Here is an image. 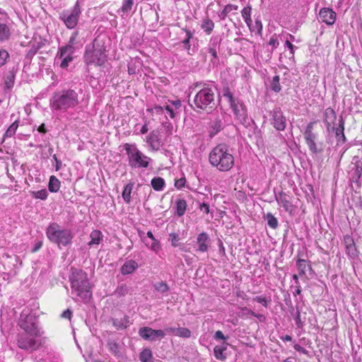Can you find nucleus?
<instances>
[{"label":"nucleus","instance_id":"nucleus-1","mask_svg":"<svg viewBox=\"0 0 362 362\" xmlns=\"http://www.w3.org/2000/svg\"><path fill=\"white\" fill-rule=\"evenodd\" d=\"M78 104V93L71 88L57 90L53 93L49 99V106L53 111L65 112Z\"/></svg>","mask_w":362,"mask_h":362},{"label":"nucleus","instance_id":"nucleus-2","mask_svg":"<svg viewBox=\"0 0 362 362\" xmlns=\"http://www.w3.org/2000/svg\"><path fill=\"white\" fill-rule=\"evenodd\" d=\"M195 88H200L193 99V105H190L194 110L197 109L210 112L216 107L215 90L216 88L206 83L198 82Z\"/></svg>","mask_w":362,"mask_h":362},{"label":"nucleus","instance_id":"nucleus-3","mask_svg":"<svg viewBox=\"0 0 362 362\" xmlns=\"http://www.w3.org/2000/svg\"><path fill=\"white\" fill-rule=\"evenodd\" d=\"M209 161L218 170L227 172L233 167L235 159L229 147L225 144H220L209 153Z\"/></svg>","mask_w":362,"mask_h":362},{"label":"nucleus","instance_id":"nucleus-4","mask_svg":"<svg viewBox=\"0 0 362 362\" xmlns=\"http://www.w3.org/2000/svg\"><path fill=\"white\" fill-rule=\"evenodd\" d=\"M69 281L72 293L83 300L91 298V286L86 272L80 269L71 268Z\"/></svg>","mask_w":362,"mask_h":362},{"label":"nucleus","instance_id":"nucleus-5","mask_svg":"<svg viewBox=\"0 0 362 362\" xmlns=\"http://www.w3.org/2000/svg\"><path fill=\"white\" fill-rule=\"evenodd\" d=\"M49 240L57 244L58 247H66L71 244L74 235L71 230L62 228L57 223H51L46 228Z\"/></svg>","mask_w":362,"mask_h":362},{"label":"nucleus","instance_id":"nucleus-6","mask_svg":"<svg viewBox=\"0 0 362 362\" xmlns=\"http://www.w3.org/2000/svg\"><path fill=\"white\" fill-rule=\"evenodd\" d=\"M124 148L128 156V163L131 168H146L148 167L151 158L142 153L135 144H125Z\"/></svg>","mask_w":362,"mask_h":362},{"label":"nucleus","instance_id":"nucleus-7","mask_svg":"<svg viewBox=\"0 0 362 362\" xmlns=\"http://www.w3.org/2000/svg\"><path fill=\"white\" fill-rule=\"evenodd\" d=\"M83 58L87 65L102 66L107 60L105 49L96 47L95 45L86 47Z\"/></svg>","mask_w":362,"mask_h":362},{"label":"nucleus","instance_id":"nucleus-8","mask_svg":"<svg viewBox=\"0 0 362 362\" xmlns=\"http://www.w3.org/2000/svg\"><path fill=\"white\" fill-rule=\"evenodd\" d=\"M39 337L27 332L20 333L17 336V346L19 349L28 352L36 351L41 346Z\"/></svg>","mask_w":362,"mask_h":362},{"label":"nucleus","instance_id":"nucleus-9","mask_svg":"<svg viewBox=\"0 0 362 362\" xmlns=\"http://www.w3.org/2000/svg\"><path fill=\"white\" fill-rule=\"evenodd\" d=\"M81 14V8L77 1L72 8L60 12L59 18L68 29H73L77 25Z\"/></svg>","mask_w":362,"mask_h":362},{"label":"nucleus","instance_id":"nucleus-10","mask_svg":"<svg viewBox=\"0 0 362 362\" xmlns=\"http://www.w3.org/2000/svg\"><path fill=\"white\" fill-rule=\"evenodd\" d=\"M18 325L25 332L41 336L40 330L38 328L37 318L34 314H25L23 312L21 314Z\"/></svg>","mask_w":362,"mask_h":362},{"label":"nucleus","instance_id":"nucleus-11","mask_svg":"<svg viewBox=\"0 0 362 362\" xmlns=\"http://www.w3.org/2000/svg\"><path fill=\"white\" fill-rule=\"evenodd\" d=\"M11 25L7 13L0 8V43L10 40L11 36Z\"/></svg>","mask_w":362,"mask_h":362},{"label":"nucleus","instance_id":"nucleus-12","mask_svg":"<svg viewBox=\"0 0 362 362\" xmlns=\"http://www.w3.org/2000/svg\"><path fill=\"white\" fill-rule=\"evenodd\" d=\"M271 124L279 132L284 131L286 127V119L280 107L274 108L270 113Z\"/></svg>","mask_w":362,"mask_h":362},{"label":"nucleus","instance_id":"nucleus-13","mask_svg":"<svg viewBox=\"0 0 362 362\" xmlns=\"http://www.w3.org/2000/svg\"><path fill=\"white\" fill-rule=\"evenodd\" d=\"M230 107L232 109L236 119L240 122V123L244 126H247L250 124L247 109L245 105L242 102H240V100Z\"/></svg>","mask_w":362,"mask_h":362},{"label":"nucleus","instance_id":"nucleus-14","mask_svg":"<svg viewBox=\"0 0 362 362\" xmlns=\"http://www.w3.org/2000/svg\"><path fill=\"white\" fill-rule=\"evenodd\" d=\"M139 336L149 341H156L164 338L165 333L161 329H153L148 327H144L139 330Z\"/></svg>","mask_w":362,"mask_h":362},{"label":"nucleus","instance_id":"nucleus-15","mask_svg":"<svg viewBox=\"0 0 362 362\" xmlns=\"http://www.w3.org/2000/svg\"><path fill=\"white\" fill-rule=\"evenodd\" d=\"M75 48L59 47L57 54V58L61 59L59 66L62 69H66L69 66V63L73 61V54Z\"/></svg>","mask_w":362,"mask_h":362},{"label":"nucleus","instance_id":"nucleus-16","mask_svg":"<svg viewBox=\"0 0 362 362\" xmlns=\"http://www.w3.org/2000/svg\"><path fill=\"white\" fill-rule=\"evenodd\" d=\"M305 144L309 151L313 154L322 153L324 151V144L322 142H317V134L304 137Z\"/></svg>","mask_w":362,"mask_h":362},{"label":"nucleus","instance_id":"nucleus-17","mask_svg":"<svg viewBox=\"0 0 362 362\" xmlns=\"http://www.w3.org/2000/svg\"><path fill=\"white\" fill-rule=\"evenodd\" d=\"M196 243L197 245V248L195 250L196 252L202 253L208 252L211 244L209 235L205 232L199 233L197 237Z\"/></svg>","mask_w":362,"mask_h":362},{"label":"nucleus","instance_id":"nucleus-18","mask_svg":"<svg viewBox=\"0 0 362 362\" xmlns=\"http://www.w3.org/2000/svg\"><path fill=\"white\" fill-rule=\"evenodd\" d=\"M320 18L328 25H332L336 21V13L329 8H322L320 11Z\"/></svg>","mask_w":362,"mask_h":362},{"label":"nucleus","instance_id":"nucleus-19","mask_svg":"<svg viewBox=\"0 0 362 362\" xmlns=\"http://www.w3.org/2000/svg\"><path fill=\"white\" fill-rule=\"evenodd\" d=\"M275 198L277 202L281 204L287 212L292 213L293 211V206L291 204L289 195L281 192L278 195L275 196Z\"/></svg>","mask_w":362,"mask_h":362},{"label":"nucleus","instance_id":"nucleus-20","mask_svg":"<svg viewBox=\"0 0 362 362\" xmlns=\"http://www.w3.org/2000/svg\"><path fill=\"white\" fill-rule=\"evenodd\" d=\"M344 126L345 122L342 116H340L339 119L338 127H332L331 128V130H332L335 133V136L338 143L344 144L346 141V138L344 134Z\"/></svg>","mask_w":362,"mask_h":362},{"label":"nucleus","instance_id":"nucleus-21","mask_svg":"<svg viewBox=\"0 0 362 362\" xmlns=\"http://www.w3.org/2000/svg\"><path fill=\"white\" fill-rule=\"evenodd\" d=\"M146 142L153 151L159 150L161 146V141L158 133L153 131L146 136Z\"/></svg>","mask_w":362,"mask_h":362},{"label":"nucleus","instance_id":"nucleus-22","mask_svg":"<svg viewBox=\"0 0 362 362\" xmlns=\"http://www.w3.org/2000/svg\"><path fill=\"white\" fill-rule=\"evenodd\" d=\"M337 119L335 111L332 107H327L324 112V122L326 124L327 131H330Z\"/></svg>","mask_w":362,"mask_h":362},{"label":"nucleus","instance_id":"nucleus-23","mask_svg":"<svg viewBox=\"0 0 362 362\" xmlns=\"http://www.w3.org/2000/svg\"><path fill=\"white\" fill-rule=\"evenodd\" d=\"M113 326L117 330H123L127 328L129 323V316L124 315L120 317H113L111 319Z\"/></svg>","mask_w":362,"mask_h":362},{"label":"nucleus","instance_id":"nucleus-24","mask_svg":"<svg viewBox=\"0 0 362 362\" xmlns=\"http://www.w3.org/2000/svg\"><path fill=\"white\" fill-rule=\"evenodd\" d=\"M224 124L222 119L219 117H216L214 121L210 123L209 135L211 138L214 137L218 132L223 129Z\"/></svg>","mask_w":362,"mask_h":362},{"label":"nucleus","instance_id":"nucleus-25","mask_svg":"<svg viewBox=\"0 0 362 362\" xmlns=\"http://www.w3.org/2000/svg\"><path fill=\"white\" fill-rule=\"evenodd\" d=\"M139 268L138 263L133 259L127 260L120 269V272L123 275L131 274Z\"/></svg>","mask_w":362,"mask_h":362},{"label":"nucleus","instance_id":"nucleus-26","mask_svg":"<svg viewBox=\"0 0 362 362\" xmlns=\"http://www.w3.org/2000/svg\"><path fill=\"white\" fill-rule=\"evenodd\" d=\"M347 254L351 257L356 255V248L353 239L350 237H346L344 239Z\"/></svg>","mask_w":362,"mask_h":362},{"label":"nucleus","instance_id":"nucleus-27","mask_svg":"<svg viewBox=\"0 0 362 362\" xmlns=\"http://www.w3.org/2000/svg\"><path fill=\"white\" fill-rule=\"evenodd\" d=\"M61 182L54 175L49 177L48 189L50 192H57L59 190Z\"/></svg>","mask_w":362,"mask_h":362},{"label":"nucleus","instance_id":"nucleus-28","mask_svg":"<svg viewBox=\"0 0 362 362\" xmlns=\"http://www.w3.org/2000/svg\"><path fill=\"white\" fill-rule=\"evenodd\" d=\"M151 185L154 190L159 192L164 189L165 182L163 177H156L151 180Z\"/></svg>","mask_w":362,"mask_h":362},{"label":"nucleus","instance_id":"nucleus-29","mask_svg":"<svg viewBox=\"0 0 362 362\" xmlns=\"http://www.w3.org/2000/svg\"><path fill=\"white\" fill-rule=\"evenodd\" d=\"M176 204V214L177 216H182L187 209V202L185 199H179L175 202Z\"/></svg>","mask_w":362,"mask_h":362},{"label":"nucleus","instance_id":"nucleus-30","mask_svg":"<svg viewBox=\"0 0 362 362\" xmlns=\"http://www.w3.org/2000/svg\"><path fill=\"white\" fill-rule=\"evenodd\" d=\"M90 240L88 243L89 246L99 245L102 239V233L99 230H94L90 234Z\"/></svg>","mask_w":362,"mask_h":362},{"label":"nucleus","instance_id":"nucleus-31","mask_svg":"<svg viewBox=\"0 0 362 362\" xmlns=\"http://www.w3.org/2000/svg\"><path fill=\"white\" fill-rule=\"evenodd\" d=\"M251 11H252L251 6H247L244 7L241 11L242 16H243L245 23L249 27L252 24Z\"/></svg>","mask_w":362,"mask_h":362},{"label":"nucleus","instance_id":"nucleus-32","mask_svg":"<svg viewBox=\"0 0 362 362\" xmlns=\"http://www.w3.org/2000/svg\"><path fill=\"white\" fill-rule=\"evenodd\" d=\"M133 189V184L129 183L125 185L124 187V190L122 192V198L124 201L127 204H129L131 202V193Z\"/></svg>","mask_w":362,"mask_h":362},{"label":"nucleus","instance_id":"nucleus-33","mask_svg":"<svg viewBox=\"0 0 362 362\" xmlns=\"http://www.w3.org/2000/svg\"><path fill=\"white\" fill-rule=\"evenodd\" d=\"M265 220L267 221V225L272 229H276L279 226L277 218L272 214L267 213L264 216Z\"/></svg>","mask_w":362,"mask_h":362},{"label":"nucleus","instance_id":"nucleus-34","mask_svg":"<svg viewBox=\"0 0 362 362\" xmlns=\"http://www.w3.org/2000/svg\"><path fill=\"white\" fill-rule=\"evenodd\" d=\"M134 5V0H123L122 5L118 12H122L123 14L129 13Z\"/></svg>","mask_w":362,"mask_h":362},{"label":"nucleus","instance_id":"nucleus-35","mask_svg":"<svg viewBox=\"0 0 362 362\" xmlns=\"http://www.w3.org/2000/svg\"><path fill=\"white\" fill-rule=\"evenodd\" d=\"M15 74L13 71H10L4 78L5 88L11 89L14 85Z\"/></svg>","mask_w":362,"mask_h":362},{"label":"nucleus","instance_id":"nucleus-36","mask_svg":"<svg viewBox=\"0 0 362 362\" xmlns=\"http://www.w3.org/2000/svg\"><path fill=\"white\" fill-rule=\"evenodd\" d=\"M226 349V347L216 346L214 349V354L216 359L220 361H224L226 359V356L223 354V351Z\"/></svg>","mask_w":362,"mask_h":362},{"label":"nucleus","instance_id":"nucleus-37","mask_svg":"<svg viewBox=\"0 0 362 362\" xmlns=\"http://www.w3.org/2000/svg\"><path fill=\"white\" fill-rule=\"evenodd\" d=\"M296 266L300 275H304L305 274L307 267L311 269V267L307 264L306 260L302 259L297 260Z\"/></svg>","mask_w":362,"mask_h":362},{"label":"nucleus","instance_id":"nucleus-38","mask_svg":"<svg viewBox=\"0 0 362 362\" xmlns=\"http://www.w3.org/2000/svg\"><path fill=\"white\" fill-rule=\"evenodd\" d=\"M279 81H280L279 76L276 75L273 77V78L271 81V84H270L271 90L274 91L275 93H279L281 90V86L280 85Z\"/></svg>","mask_w":362,"mask_h":362},{"label":"nucleus","instance_id":"nucleus-39","mask_svg":"<svg viewBox=\"0 0 362 362\" xmlns=\"http://www.w3.org/2000/svg\"><path fill=\"white\" fill-rule=\"evenodd\" d=\"M201 27L204 30V32L209 35L211 33L214 28V23L211 19L206 18L203 21Z\"/></svg>","mask_w":362,"mask_h":362},{"label":"nucleus","instance_id":"nucleus-40","mask_svg":"<svg viewBox=\"0 0 362 362\" xmlns=\"http://www.w3.org/2000/svg\"><path fill=\"white\" fill-rule=\"evenodd\" d=\"M238 6H236V5H233V4H228L226 5L224 8L223 9V11L221 12V13L219 14V17L223 20L226 18V17L227 16V15L231 12L232 11H236L238 10Z\"/></svg>","mask_w":362,"mask_h":362},{"label":"nucleus","instance_id":"nucleus-41","mask_svg":"<svg viewBox=\"0 0 362 362\" xmlns=\"http://www.w3.org/2000/svg\"><path fill=\"white\" fill-rule=\"evenodd\" d=\"M107 347L109 351L114 355H117L119 353V345L114 340H108Z\"/></svg>","mask_w":362,"mask_h":362},{"label":"nucleus","instance_id":"nucleus-42","mask_svg":"<svg viewBox=\"0 0 362 362\" xmlns=\"http://www.w3.org/2000/svg\"><path fill=\"white\" fill-rule=\"evenodd\" d=\"M152 357L151 350L149 349H145L140 353L139 360L141 362H148Z\"/></svg>","mask_w":362,"mask_h":362},{"label":"nucleus","instance_id":"nucleus-43","mask_svg":"<svg viewBox=\"0 0 362 362\" xmlns=\"http://www.w3.org/2000/svg\"><path fill=\"white\" fill-rule=\"evenodd\" d=\"M18 127V121L16 120L14 122H13L10 127L8 128L6 132L4 134V137H11L15 134Z\"/></svg>","mask_w":362,"mask_h":362},{"label":"nucleus","instance_id":"nucleus-44","mask_svg":"<svg viewBox=\"0 0 362 362\" xmlns=\"http://www.w3.org/2000/svg\"><path fill=\"white\" fill-rule=\"evenodd\" d=\"M31 194L33 197L41 200H45L48 196V193L46 189H42L39 191H33L31 192Z\"/></svg>","mask_w":362,"mask_h":362},{"label":"nucleus","instance_id":"nucleus-45","mask_svg":"<svg viewBox=\"0 0 362 362\" xmlns=\"http://www.w3.org/2000/svg\"><path fill=\"white\" fill-rule=\"evenodd\" d=\"M78 35V31L75 30L72 33L71 36L70 37L68 44L65 46H63L62 47L74 48V45H76L78 43V42L76 40Z\"/></svg>","mask_w":362,"mask_h":362},{"label":"nucleus","instance_id":"nucleus-46","mask_svg":"<svg viewBox=\"0 0 362 362\" xmlns=\"http://www.w3.org/2000/svg\"><path fill=\"white\" fill-rule=\"evenodd\" d=\"M129 289L126 284H121L115 290V294L119 296H124L128 293Z\"/></svg>","mask_w":362,"mask_h":362},{"label":"nucleus","instance_id":"nucleus-47","mask_svg":"<svg viewBox=\"0 0 362 362\" xmlns=\"http://www.w3.org/2000/svg\"><path fill=\"white\" fill-rule=\"evenodd\" d=\"M176 336L184 338H189L191 336V331L185 327H177Z\"/></svg>","mask_w":362,"mask_h":362},{"label":"nucleus","instance_id":"nucleus-48","mask_svg":"<svg viewBox=\"0 0 362 362\" xmlns=\"http://www.w3.org/2000/svg\"><path fill=\"white\" fill-rule=\"evenodd\" d=\"M8 58H9L8 52L4 49H0V67L4 66L6 64V62Z\"/></svg>","mask_w":362,"mask_h":362},{"label":"nucleus","instance_id":"nucleus-49","mask_svg":"<svg viewBox=\"0 0 362 362\" xmlns=\"http://www.w3.org/2000/svg\"><path fill=\"white\" fill-rule=\"evenodd\" d=\"M362 175V165H360L359 164H356L355 167V170L354 173L353 178L355 180L356 182H358L361 177Z\"/></svg>","mask_w":362,"mask_h":362},{"label":"nucleus","instance_id":"nucleus-50","mask_svg":"<svg viewBox=\"0 0 362 362\" xmlns=\"http://www.w3.org/2000/svg\"><path fill=\"white\" fill-rule=\"evenodd\" d=\"M156 289L160 292V293H165L169 290V287L165 282H158L155 285Z\"/></svg>","mask_w":362,"mask_h":362},{"label":"nucleus","instance_id":"nucleus-51","mask_svg":"<svg viewBox=\"0 0 362 362\" xmlns=\"http://www.w3.org/2000/svg\"><path fill=\"white\" fill-rule=\"evenodd\" d=\"M316 123V122H310L308 124L305 132H304V137L309 136L312 135H315V134L313 132V126Z\"/></svg>","mask_w":362,"mask_h":362},{"label":"nucleus","instance_id":"nucleus-52","mask_svg":"<svg viewBox=\"0 0 362 362\" xmlns=\"http://www.w3.org/2000/svg\"><path fill=\"white\" fill-rule=\"evenodd\" d=\"M253 300L259 303L262 304L265 308L268 306V304L270 302V300H268L263 296H256L253 298Z\"/></svg>","mask_w":362,"mask_h":362},{"label":"nucleus","instance_id":"nucleus-53","mask_svg":"<svg viewBox=\"0 0 362 362\" xmlns=\"http://www.w3.org/2000/svg\"><path fill=\"white\" fill-rule=\"evenodd\" d=\"M171 245L173 247H177L179 245L180 237L177 233H173L170 234Z\"/></svg>","mask_w":362,"mask_h":362},{"label":"nucleus","instance_id":"nucleus-54","mask_svg":"<svg viewBox=\"0 0 362 362\" xmlns=\"http://www.w3.org/2000/svg\"><path fill=\"white\" fill-rule=\"evenodd\" d=\"M243 310L247 311L248 313H250L252 316L255 317L259 320L260 322H262L264 320L265 317L263 315L261 314H256L255 312H253L251 310L247 309L246 307L243 308L242 309Z\"/></svg>","mask_w":362,"mask_h":362},{"label":"nucleus","instance_id":"nucleus-55","mask_svg":"<svg viewBox=\"0 0 362 362\" xmlns=\"http://www.w3.org/2000/svg\"><path fill=\"white\" fill-rule=\"evenodd\" d=\"M216 47H217V43L213 42L211 46H210L209 47V52L211 54V56L214 59H217V57H218L217 52H216Z\"/></svg>","mask_w":362,"mask_h":362},{"label":"nucleus","instance_id":"nucleus-56","mask_svg":"<svg viewBox=\"0 0 362 362\" xmlns=\"http://www.w3.org/2000/svg\"><path fill=\"white\" fill-rule=\"evenodd\" d=\"M185 183H186L185 177H182L180 179L175 180V187L177 189H182L183 187H185Z\"/></svg>","mask_w":362,"mask_h":362},{"label":"nucleus","instance_id":"nucleus-57","mask_svg":"<svg viewBox=\"0 0 362 362\" xmlns=\"http://www.w3.org/2000/svg\"><path fill=\"white\" fill-rule=\"evenodd\" d=\"M164 109L168 112L171 118H174L175 117V110L170 105H165Z\"/></svg>","mask_w":362,"mask_h":362},{"label":"nucleus","instance_id":"nucleus-58","mask_svg":"<svg viewBox=\"0 0 362 362\" xmlns=\"http://www.w3.org/2000/svg\"><path fill=\"white\" fill-rule=\"evenodd\" d=\"M199 209L203 211L204 214H209L210 213V206L208 204L206 203H202V204H199Z\"/></svg>","mask_w":362,"mask_h":362},{"label":"nucleus","instance_id":"nucleus-59","mask_svg":"<svg viewBox=\"0 0 362 362\" xmlns=\"http://www.w3.org/2000/svg\"><path fill=\"white\" fill-rule=\"evenodd\" d=\"M153 243L151 245V249L154 252H158L160 249V245L158 240L156 239L152 240Z\"/></svg>","mask_w":362,"mask_h":362},{"label":"nucleus","instance_id":"nucleus-60","mask_svg":"<svg viewBox=\"0 0 362 362\" xmlns=\"http://www.w3.org/2000/svg\"><path fill=\"white\" fill-rule=\"evenodd\" d=\"M285 45L290 50V58H293L294 57V46L288 40H286L285 42Z\"/></svg>","mask_w":362,"mask_h":362},{"label":"nucleus","instance_id":"nucleus-61","mask_svg":"<svg viewBox=\"0 0 362 362\" xmlns=\"http://www.w3.org/2000/svg\"><path fill=\"white\" fill-rule=\"evenodd\" d=\"M223 97L228 100V102L229 103L230 106L234 105L238 100H239L238 99H235L233 97L232 93H229V95H227L226 96H223Z\"/></svg>","mask_w":362,"mask_h":362},{"label":"nucleus","instance_id":"nucleus-62","mask_svg":"<svg viewBox=\"0 0 362 362\" xmlns=\"http://www.w3.org/2000/svg\"><path fill=\"white\" fill-rule=\"evenodd\" d=\"M279 40L276 37L272 36L269 41V45H272L274 49L276 48L279 46Z\"/></svg>","mask_w":362,"mask_h":362},{"label":"nucleus","instance_id":"nucleus-63","mask_svg":"<svg viewBox=\"0 0 362 362\" xmlns=\"http://www.w3.org/2000/svg\"><path fill=\"white\" fill-rule=\"evenodd\" d=\"M294 349L300 353H302L303 354L308 355V351L303 346H301L299 344H295L293 346Z\"/></svg>","mask_w":362,"mask_h":362},{"label":"nucleus","instance_id":"nucleus-64","mask_svg":"<svg viewBox=\"0 0 362 362\" xmlns=\"http://www.w3.org/2000/svg\"><path fill=\"white\" fill-rule=\"evenodd\" d=\"M62 317L63 318H66V319H69L70 320L71 316H72V312L71 310L69 309H67L66 310H64L62 315H61Z\"/></svg>","mask_w":362,"mask_h":362}]
</instances>
